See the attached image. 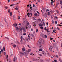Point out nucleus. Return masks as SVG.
<instances>
[{"mask_svg":"<svg viewBox=\"0 0 62 62\" xmlns=\"http://www.w3.org/2000/svg\"><path fill=\"white\" fill-rule=\"evenodd\" d=\"M43 48V46L41 45L39 46V48L40 49H42Z\"/></svg>","mask_w":62,"mask_h":62,"instance_id":"obj_6","label":"nucleus"},{"mask_svg":"<svg viewBox=\"0 0 62 62\" xmlns=\"http://www.w3.org/2000/svg\"><path fill=\"white\" fill-rule=\"evenodd\" d=\"M5 38H6V39H9V38H8L7 37H5Z\"/></svg>","mask_w":62,"mask_h":62,"instance_id":"obj_55","label":"nucleus"},{"mask_svg":"<svg viewBox=\"0 0 62 62\" xmlns=\"http://www.w3.org/2000/svg\"><path fill=\"white\" fill-rule=\"evenodd\" d=\"M59 4V3L57 2L56 4V7L57 6H58V5Z\"/></svg>","mask_w":62,"mask_h":62,"instance_id":"obj_13","label":"nucleus"},{"mask_svg":"<svg viewBox=\"0 0 62 62\" xmlns=\"http://www.w3.org/2000/svg\"><path fill=\"white\" fill-rule=\"evenodd\" d=\"M14 21H16V19L15 18H14L13 19Z\"/></svg>","mask_w":62,"mask_h":62,"instance_id":"obj_33","label":"nucleus"},{"mask_svg":"<svg viewBox=\"0 0 62 62\" xmlns=\"http://www.w3.org/2000/svg\"><path fill=\"white\" fill-rule=\"evenodd\" d=\"M15 18V16L13 15V19Z\"/></svg>","mask_w":62,"mask_h":62,"instance_id":"obj_34","label":"nucleus"},{"mask_svg":"<svg viewBox=\"0 0 62 62\" xmlns=\"http://www.w3.org/2000/svg\"><path fill=\"white\" fill-rule=\"evenodd\" d=\"M1 26V27H3V25H2V24H1L0 25Z\"/></svg>","mask_w":62,"mask_h":62,"instance_id":"obj_60","label":"nucleus"},{"mask_svg":"<svg viewBox=\"0 0 62 62\" xmlns=\"http://www.w3.org/2000/svg\"><path fill=\"white\" fill-rule=\"evenodd\" d=\"M9 13H10V16H12V12H11Z\"/></svg>","mask_w":62,"mask_h":62,"instance_id":"obj_16","label":"nucleus"},{"mask_svg":"<svg viewBox=\"0 0 62 62\" xmlns=\"http://www.w3.org/2000/svg\"><path fill=\"white\" fill-rule=\"evenodd\" d=\"M28 27L29 28H31V25H30L29 26H28Z\"/></svg>","mask_w":62,"mask_h":62,"instance_id":"obj_47","label":"nucleus"},{"mask_svg":"<svg viewBox=\"0 0 62 62\" xmlns=\"http://www.w3.org/2000/svg\"><path fill=\"white\" fill-rule=\"evenodd\" d=\"M3 50H5L6 48H5V47H3Z\"/></svg>","mask_w":62,"mask_h":62,"instance_id":"obj_44","label":"nucleus"},{"mask_svg":"<svg viewBox=\"0 0 62 62\" xmlns=\"http://www.w3.org/2000/svg\"><path fill=\"white\" fill-rule=\"evenodd\" d=\"M61 47L62 48V43H61Z\"/></svg>","mask_w":62,"mask_h":62,"instance_id":"obj_64","label":"nucleus"},{"mask_svg":"<svg viewBox=\"0 0 62 62\" xmlns=\"http://www.w3.org/2000/svg\"><path fill=\"white\" fill-rule=\"evenodd\" d=\"M8 55H7L6 56V58H8Z\"/></svg>","mask_w":62,"mask_h":62,"instance_id":"obj_51","label":"nucleus"},{"mask_svg":"<svg viewBox=\"0 0 62 62\" xmlns=\"http://www.w3.org/2000/svg\"><path fill=\"white\" fill-rule=\"evenodd\" d=\"M44 36L45 37V38H47V35H44Z\"/></svg>","mask_w":62,"mask_h":62,"instance_id":"obj_29","label":"nucleus"},{"mask_svg":"<svg viewBox=\"0 0 62 62\" xmlns=\"http://www.w3.org/2000/svg\"><path fill=\"white\" fill-rule=\"evenodd\" d=\"M20 54H23V52H20Z\"/></svg>","mask_w":62,"mask_h":62,"instance_id":"obj_35","label":"nucleus"},{"mask_svg":"<svg viewBox=\"0 0 62 62\" xmlns=\"http://www.w3.org/2000/svg\"><path fill=\"white\" fill-rule=\"evenodd\" d=\"M1 51L2 52H3L4 51V50H3V49H1Z\"/></svg>","mask_w":62,"mask_h":62,"instance_id":"obj_42","label":"nucleus"},{"mask_svg":"<svg viewBox=\"0 0 62 62\" xmlns=\"http://www.w3.org/2000/svg\"><path fill=\"white\" fill-rule=\"evenodd\" d=\"M27 15L28 16V17H30V15H31V16H33V14L32 13H27Z\"/></svg>","mask_w":62,"mask_h":62,"instance_id":"obj_2","label":"nucleus"},{"mask_svg":"<svg viewBox=\"0 0 62 62\" xmlns=\"http://www.w3.org/2000/svg\"><path fill=\"white\" fill-rule=\"evenodd\" d=\"M49 11V10L48 9H47L46 10V12H47V11Z\"/></svg>","mask_w":62,"mask_h":62,"instance_id":"obj_40","label":"nucleus"},{"mask_svg":"<svg viewBox=\"0 0 62 62\" xmlns=\"http://www.w3.org/2000/svg\"><path fill=\"white\" fill-rule=\"evenodd\" d=\"M12 55H13V54H11L10 55V56L11 57H12Z\"/></svg>","mask_w":62,"mask_h":62,"instance_id":"obj_45","label":"nucleus"},{"mask_svg":"<svg viewBox=\"0 0 62 62\" xmlns=\"http://www.w3.org/2000/svg\"><path fill=\"white\" fill-rule=\"evenodd\" d=\"M40 28H41V29H43V27H40Z\"/></svg>","mask_w":62,"mask_h":62,"instance_id":"obj_39","label":"nucleus"},{"mask_svg":"<svg viewBox=\"0 0 62 62\" xmlns=\"http://www.w3.org/2000/svg\"><path fill=\"white\" fill-rule=\"evenodd\" d=\"M48 15H51V14L50 13V12H48Z\"/></svg>","mask_w":62,"mask_h":62,"instance_id":"obj_20","label":"nucleus"},{"mask_svg":"<svg viewBox=\"0 0 62 62\" xmlns=\"http://www.w3.org/2000/svg\"><path fill=\"white\" fill-rule=\"evenodd\" d=\"M55 24H57V21H55Z\"/></svg>","mask_w":62,"mask_h":62,"instance_id":"obj_63","label":"nucleus"},{"mask_svg":"<svg viewBox=\"0 0 62 62\" xmlns=\"http://www.w3.org/2000/svg\"><path fill=\"white\" fill-rule=\"evenodd\" d=\"M16 29L17 30H19V28L18 27H16Z\"/></svg>","mask_w":62,"mask_h":62,"instance_id":"obj_15","label":"nucleus"},{"mask_svg":"<svg viewBox=\"0 0 62 62\" xmlns=\"http://www.w3.org/2000/svg\"><path fill=\"white\" fill-rule=\"evenodd\" d=\"M13 26H14L16 27L17 26V24L16 23L15 24H13Z\"/></svg>","mask_w":62,"mask_h":62,"instance_id":"obj_11","label":"nucleus"},{"mask_svg":"<svg viewBox=\"0 0 62 62\" xmlns=\"http://www.w3.org/2000/svg\"><path fill=\"white\" fill-rule=\"evenodd\" d=\"M18 18L19 19H20V17L19 16H18Z\"/></svg>","mask_w":62,"mask_h":62,"instance_id":"obj_48","label":"nucleus"},{"mask_svg":"<svg viewBox=\"0 0 62 62\" xmlns=\"http://www.w3.org/2000/svg\"><path fill=\"white\" fill-rule=\"evenodd\" d=\"M32 19H33V20H36V19L34 17H32Z\"/></svg>","mask_w":62,"mask_h":62,"instance_id":"obj_26","label":"nucleus"},{"mask_svg":"<svg viewBox=\"0 0 62 62\" xmlns=\"http://www.w3.org/2000/svg\"><path fill=\"white\" fill-rule=\"evenodd\" d=\"M27 46H28V47H29V48H31V47H29V46L28 45H27Z\"/></svg>","mask_w":62,"mask_h":62,"instance_id":"obj_43","label":"nucleus"},{"mask_svg":"<svg viewBox=\"0 0 62 62\" xmlns=\"http://www.w3.org/2000/svg\"><path fill=\"white\" fill-rule=\"evenodd\" d=\"M22 32H23V31H21L20 32V33L21 34H22Z\"/></svg>","mask_w":62,"mask_h":62,"instance_id":"obj_49","label":"nucleus"},{"mask_svg":"<svg viewBox=\"0 0 62 62\" xmlns=\"http://www.w3.org/2000/svg\"><path fill=\"white\" fill-rule=\"evenodd\" d=\"M46 25H48V23L47 22V23H46Z\"/></svg>","mask_w":62,"mask_h":62,"instance_id":"obj_56","label":"nucleus"},{"mask_svg":"<svg viewBox=\"0 0 62 62\" xmlns=\"http://www.w3.org/2000/svg\"><path fill=\"white\" fill-rule=\"evenodd\" d=\"M46 30V31H47V32L49 31H48V29H47Z\"/></svg>","mask_w":62,"mask_h":62,"instance_id":"obj_62","label":"nucleus"},{"mask_svg":"<svg viewBox=\"0 0 62 62\" xmlns=\"http://www.w3.org/2000/svg\"><path fill=\"white\" fill-rule=\"evenodd\" d=\"M47 32L48 35H50V33H51V32H50V31H48Z\"/></svg>","mask_w":62,"mask_h":62,"instance_id":"obj_18","label":"nucleus"},{"mask_svg":"<svg viewBox=\"0 0 62 62\" xmlns=\"http://www.w3.org/2000/svg\"><path fill=\"white\" fill-rule=\"evenodd\" d=\"M37 43L38 45H41V44H42V42H41V41H38Z\"/></svg>","mask_w":62,"mask_h":62,"instance_id":"obj_3","label":"nucleus"},{"mask_svg":"<svg viewBox=\"0 0 62 62\" xmlns=\"http://www.w3.org/2000/svg\"><path fill=\"white\" fill-rule=\"evenodd\" d=\"M38 2H40V0H37Z\"/></svg>","mask_w":62,"mask_h":62,"instance_id":"obj_41","label":"nucleus"},{"mask_svg":"<svg viewBox=\"0 0 62 62\" xmlns=\"http://www.w3.org/2000/svg\"><path fill=\"white\" fill-rule=\"evenodd\" d=\"M27 24H28V25H29V22H28L27 21Z\"/></svg>","mask_w":62,"mask_h":62,"instance_id":"obj_36","label":"nucleus"},{"mask_svg":"<svg viewBox=\"0 0 62 62\" xmlns=\"http://www.w3.org/2000/svg\"><path fill=\"white\" fill-rule=\"evenodd\" d=\"M53 47L52 46H50L49 47V50L51 51H52V50H53Z\"/></svg>","mask_w":62,"mask_h":62,"instance_id":"obj_5","label":"nucleus"},{"mask_svg":"<svg viewBox=\"0 0 62 62\" xmlns=\"http://www.w3.org/2000/svg\"><path fill=\"white\" fill-rule=\"evenodd\" d=\"M20 30V31H22V27H21L19 29Z\"/></svg>","mask_w":62,"mask_h":62,"instance_id":"obj_30","label":"nucleus"},{"mask_svg":"<svg viewBox=\"0 0 62 62\" xmlns=\"http://www.w3.org/2000/svg\"><path fill=\"white\" fill-rule=\"evenodd\" d=\"M39 26H42V24H41L40 23V24H39Z\"/></svg>","mask_w":62,"mask_h":62,"instance_id":"obj_24","label":"nucleus"},{"mask_svg":"<svg viewBox=\"0 0 62 62\" xmlns=\"http://www.w3.org/2000/svg\"><path fill=\"white\" fill-rule=\"evenodd\" d=\"M22 50L23 51H25V49L24 48H22Z\"/></svg>","mask_w":62,"mask_h":62,"instance_id":"obj_14","label":"nucleus"},{"mask_svg":"<svg viewBox=\"0 0 62 62\" xmlns=\"http://www.w3.org/2000/svg\"><path fill=\"white\" fill-rule=\"evenodd\" d=\"M46 29H46V27H45V28H44L45 30L46 31Z\"/></svg>","mask_w":62,"mask_h":62,"instance_id":"obj_46","label":"nucleus"},{"mask_svg":"<svg viewBox=\"0 0 62 62\" xmlns=\"http://www.w3.org/2000/svg\"><path fill=\"white\" fill-rule=\"evenodd\" d=\"M22 29L23 30H25V28H24V27H22Z\"/></svg>","mask_w":62,"mask_h":62,"instance_id":"obj_21","label":"nucleus"},{"mask_svg":"<svg viewBox=\"0 0 62 62\" xmlns=\"http://www.w3.org/2000/svg\"><path fill=\"white\" fill-rule=\"evenodd\" d=\"M4 20L5 21V22H6V23H8V22H7V21H6V19H5V18H4Z\"/></svg>","mask_w":62,"mask_h":62,"instance_id":"obj_25","label":"nucleus"},{"mask_svg":"<svg viewBox=\"0 0 62 62\" xmlns=\"http://www.w3.org/2000/svg\"><path fill=\"white\" fill-rule=\"evenodd\" d=\"M23 35L24 36H25V35H26V33H23Z\"/></svg>","mask_w":62,"mask_h":62,"instance_id":"obj_32","label":"nucleus"},{"mask_svg":"<svg viewBox=\"0 0 62 62\" xmlns=\"http://www.w3.org/2000/svg\"><path fill=\"white\" fill-rule=\"evenodd\" d=\"M29 5H27V7H29Z\"/></svg>","mask_w":62,"mask_h":62,"instance_id":"obj_57","label":"nucleus"},{"mask_svg":"<svg viewBox=\"0 0 62 62\" xmlns=\"http://www.w3.org/2000/svg\"><path fill=\"white\" fill-rule=\"evenodd\" d=\"M43 23L42 24V26H43V25H44V26H45V24L44 22H43Z\"/></svg>","mask_w":62,"mask_h":62,"instance_id":"obj_10","label":"nucleus"},{"mask_svg":"<svg viewBox=\"0 0 62 62\" xmlns=\"http://www.w3.org/2000/svg\"><path fill=\"white\" fill-rule=\"evenodd\" d=\"M34 15L35 16H37V17H38V16H39L37 14V13L35 14Z\"/></svg>","mask_w":62,"mask_h":62,"instance_id":"obj_8","label":"nucleus"},{"mask_svg":"<svg viewBox=\"0 0 62 62\" xmlns=\"http://www.w3.org/2000/svg\"><path fill=\"white\" fill-rule=\"evenodd\" d=\"M13 44L14 45L13 46V47L14 48H15V47H16V45H15L14 44Z\"/></svg>","mask_w":62,"mask_h":62,"instance_id":"obj_12","label":"nucleus"},{"mask_svg":"<svg viewBox=\"0 0 62 62\" xmlns=\"http://www.w3.org/2000/svg\"><path fill=\"white\" fill-rule=\"evenodd\" d=\"M57 60H54V62H57Z\"/></svg>","mask_w":62,"mask_h":62,"instance_id":"obj_58","label":"nucleus"},{"mask_svg":"<svg viewBox=\"0 0 62 62\" xmlns=\"http://www.w3.org/2000/svg\"><path fill=\"white\" fill-rule=\"evenodd\" d=\"M38 31H39V30L38 29H37L36 30V33H37V32H38Z\"/></svg>","mask_w":62,"mask_h":62,"instance_id":"obj_31","label":"nucleus"},{"mask_svg":"<svg viewBox=\"0 0 62 62\" xmlns=\"http://www.w3.org/2000/svg\"><path fill=\"white\" fill-rule=\"evenodd\" d=\"M42 49H40L39 50V51H40L41 52V51H42Z\"/></svg>","mask_w":62,"mask_h":62,"instance_id":"obj_50","label":"nucleus"},{"mask_svg":"<svg viewBox=\"0 0 62 62\" xmlns=\"http://www.w3.org/2000/svg\"><path fill=\"white\" fill-rule=\"evenodd\" d=\"M23 23L24 24H25L26 23V22L25 21H23Z\"/></svg>","mask_w":62,"mask_h":62,"instance_id":"obj_22","label":"nucleus"},{"mask_svg":"<svg viewBox=\"0 0 62 62\" xmlns=\"http://www.w3.org/2000/svg\"><path fill=\"white\" fill-rule=\"evenodd\" d=\"M59 61H60V62H62V61L61 60V59L60 58H59Z\"/></svg>","mask_w":62,"mask_h":62,"instance_id":"obj_19","label":"nucleus"},{"mask_svg":"<svg viewBox=\"0 0 62 62\" xmlns=\"http://www.w3.org/2000/svg\"><path fill=\"white\" fill-rule=\"evenodd\" d=\"M42 54L44 56H46V54L45 52L43 51H42Z\"/></svg>","mask_w":62,"mask_h":62,"instance_id":"obj_4","label":"nucleus"},{"mask_svg":"<svg viewBox=\"0 0 62 62\" xmlns=\"http://www.w3.org/2000/svg\"><path fill=\"white\" fill-rule=\"evenodd\" d=\"M41 11L42 12V14H43V12H44L43 11H42V10H41Z\"/></svg>","mask_w":62,"mask_h":62,"instance_id":"obj_54","label":"nucleus"},{"mask_svg":"<svg viewBox=\"0 0 62 62\" xmlns=\"http://www.w3.org/2000/svg\"><path fill=\"white\" fill-rule=\"evenodd\" d=\"M16 9V10H18V8H15Z\"/></svg>","mask_w":62,"mask_h":62,"instance_id":"obj_61","label":"nucleus"},{"mask_svg":"<svg viewBox=\"0 0 62 62\" xmlns=\"http://www.w3.org/2000/svg\"><path fill=\"white\" fill-rule=\"evenodd\" d=\"M55 56L57 58H58V55H56Z\"/></svg>","mask_w":62,"mask_h":62,"instance_id":"obj_38","label":"nucleus"},{"mask_svg":"<svg viewBox=\"0 0 62 62\" xmlns=\"http://www.w3.org/2000/svg\"><path fill=\"white\" fill-rule=\"evenodd\" d=\"M31 52V49H29L28 51H26L25 54L26 55V56H27V54H29V52Z\"/></svg>","mask_w":62,"mask_h":62,"instance_id":"obj_1","label":"nucleus"},{"mask_svg":"<svg viewBox=\"0 0 62 62\" xmlns=\"http://www.w3.org/2000/svg\"><path fill=\"white\" fill-rule=\"evenodd\" d=\"M60 4L61 5H62V1H60Z\"/></svg>","mask_w":62,"mask_h":62,"instance_id":"obj_28","label":"nucleus"},{"mask_svg":"<svg viewBox=\"0 0 62 62\" xmlns=\"http://www.w3.org/2000/svg\"><path fill=\"white\" fill-rule=\"evenodd\" d=\"M8 13H10V9H9L8 10Z\"/></svg>","mask_w":62,"mask_h":62,"instance_id":"obj_27","label":"nucleus"},{"mask_svg":"<svg viewBox=\"0 0 62 62\" xmlns=\"http://www.w3.org/2000/svg\"><path fill=\"white\" fill-rule=\"evenodd\" d=\"M33 7H35V4H33Z\"/></svg>","mask_w":62,"mask_h":62,"instance_id":"obj_52","label":"nucleus"},{"mask_svg":"<svg viewBox=\"0 0 62 62\" xmlns=\"http://www.w3.org/2000/svg\"><path fill=\"white\" fill-rule=\"evenodd\" d=\"M23 33H25L26 32V30L25 29L23 30Z\"/></svg>","mask_w":62,"mask_h":62,"instance_id":"obj_23","label":"nucleus"},{"mask_svg":"<svg viewBox=\"0 0 62 62\" xmlns=\"http://www.w3.org/2000/svg\"><path fill=\"white\" fill-rule=\"evenodd\" d=\"M31 35L32 37H33V38H34V35H33V34H31Z\"/></svg>","mask_w":62,"mask_h":62,"instance_id":"obj_17","label":"nucleus"},{"mask_svg":"<svg viewBox=\"0 0 62 62\" xmlns=\"http://www.w3.org/2000/svg\"><path fill=\"white\" fill-rule=\"evenodd\" d=\"M43 16H44L45 17V18H46V17H47V16L45 14H44Z\"/></svg>","mask_w":62,"mask_h":62,"instance_id":"obj_9","label":"nucleus"},{"mask_svg":"<svg viewBox=\"0 0 62 62\" xmlns=\"http://www.w3.org/2000/svg\"><path fill=\"white\" fill-rule=\"evenodd\" d=\"M53 33H55V31L54 30H53Z\"/></svg>","mask_w":62,"mask_h":62,"instance_id":"obj_53","label":"nucleus"},{"mask_svg":"<svg viewBox=\"0 0 62 62\" xmlns=\"http://www.w3.org/2000/svg\"><path fill=\"white\" fill-rule=\"evenodd\" d=\"M23 37L22 36H21L20 37V39L21 40V42H22V43H23V42H22L23 41Z\"/></svg>","mask_w":62,"mask_h":62,"instance_id":"obj_7","label":"nucleus"},{"mask_svg":"<svg viewBox=\"0 0 62 62\" xmlns=\"http://www.w3.org/2000/svg\"><path fill=\"white\" fill-rule=\"evenodd\" d=\"M38 21H41V20L40 19H38Z\"/></svg>","mask_w":62,"mask_h":62,"instance_id":"obj_59","label":"nucleus"},{"mask_svg":"<svg viewBox=\"0 0 62 62\" xmlns=\"http://www.w3.org/2000/svg\"><path fill=\"white\" fill-rule=\"evenodd\" d=\"M5 8L6 9H8V8L7 6H5Z\"/></svg>","mask_w":62,"mask_h":62,"instance_id":"obj_37","label":"nucleus"}]
</instances>
